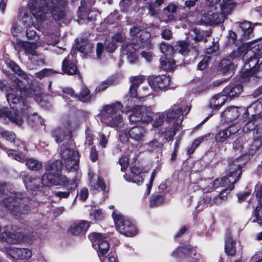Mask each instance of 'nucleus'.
<instances>
[{
	"label": "nucleus",
	"instance_id": "obj_27",
	"mask_svg": "<svg viewBox=\"0 0 262 262\" xmlns=\"http://www.w3.org/2000/svg\"><path fill=\"white\" fill-rule=\"evenodd\" d=\"M89 176L91 190L95 191L100 189L104 192L107 191V187L102 178L90 172L89 173Z\"/></svg>",
	"mask_w": 262,
	"mask_h": 262
},
{
	"label": "nucleus",
	"instance_id": "obj_58",
	"mask_svg": "<svg viewBox=\"0 0 262 262\" xmlns=\"http://www.w3.org/2000/svg\"><path fill=\"white\" fill-rule=\"evenodd\" d=\"M99 136V145L101 148H105L108 142V139L110 136V133H108V134L106 135L102 133H100Z\"/></svg>",
	"mask_w": 262,
	"mask_h": 262
},
{
	"label": "nucleus",
	"instance_id": "obj_26",
	"mask_svg": "<svg viewBox=\"0 0 262 262\" xmlns=\"http://www.w3.org/2000/svg\"><path fill=\"white\" fill-rule=\"evenodd\" d=\"M195 251L193 247L190 244H183L179 246L171 253V256L177 259L185 257L187 256L193 254Z\"/></svg>",
	"mask_w": 262,
	"mask_h": 262
},
{
	"label": "nucleus",
	"instance_id": "obj_10",
	"mask_svg": "<svg viewBox=\"0 0 262 262\" xmlns=\"http://www.w3.org/2000/svg\"><path fill=\"white\" fill-rule=\"evenodd\" d=\"M33 16L37 21L36 23H33L32 19L25 9H21L19 11V17L21 18L20 22L27 29L26 35L29 39L33 38L36 35V32L33 29L32 26H33V28L38 30H41V31L44 30L45 31L46 29H48V20L51 16L48 17L41 20V19H37L33 15Z\"/></svg>",
	"mask_w": 262,
	"mask_h": 262
},
{
	"label": "nucleus",
	"instance_id": "obj_60",
	"mask_svg": "<svg viewBox=\"0 0 262 262\" xmlns=\"http://www.w3.org/2000/svg\"><path fill=\"white\" fill-rule=\"evenodd\" d=\"M156 174H157V171H156V169H154L150 175L149 183L146 185L147 187H146V191L145 192V195H148L149 194L152 186V183H153V182L155 178V176H156Z\"/></svg>",
	"mask_w": 262,
	"mask_h": 262
},
{
	"label": "nucleus",
	"instance_id": "obj_55",
	"mask_svg": "<svg viewBox=\"0 0 262 262\" xmlns=\"http://www.w3.org/2000/svg\"><path fill=\"white\" fill-rule=\"evenodd\" d=\"M28 120L31 123H34L36 125H43L44 124V121L42 118L40 117L37 114H33L28 117Z\"/></svg>",
	"mask_w": 262,
	"mask_h": 262
},
{
	"label": "nucleus",
	"instance_id": "obj_17",
	"mask_svg": "<svg viewBox=\"0 0 262 262\" xmlns=\"http://www.w3.org/2000/svg\"><path fill=\"white\" fill-rule=\"evenodd\" d=\"M147 132L146 128L141 126H135L120 134V139L122 142H126L128 140L127 135H128L129 137L135 142L142 143L145 140Z\"/></svg>",
	"mask_w": 262,
	"mask_h": 262
},
{
	"label": "nucleus",
	"instance_id": "obj_38",
	"mask_svg": "<svg viewBox=\"0 0 262 262\" xmlns=\"http://www.w3.org/2000/svg\"><path fill=\"white\" fill-rule=\"evenodd\" d=\"M221 10V12L208 14L210 23L213 24L221 23L225 19V15L224 14V7Z\"/></svg>",
	"mask_w": 262,
	"mask_h": 262
},
{
	"label": "nucleus",
	"instance_id": "obj_14",
	"mask_svg": "<svg viewBox=\"0 0 262 262\" xmlns=\"http://www.w3.org/2000/svg\"><path fill=\"white\" fill-rule=\"evenodd\" d=\"M239 53V56H242L244 61V69L242 71V76L244 77V73L246 72L248 75H249V80L254 79L255 76L257 75H259L260 73H262V61L261 63L257 66L258 60L257 57H252L250 56H246L245 53Z\"/></svg>",
	"mask_w": 262,
	"mask_h": 262
},
{
	"label": "nucleus",
	"instance_id": "obj_9",
	"mask_svg": "<svg viewBox=\"0 0 262 262\" xmlns=\"http://www.w3.org/2000/svg\"><path fill=\"white\" fill-rule=\"evenodd\" d=\"M89 238L92 243L93 248L97 250L101 262H117L114 256H105L110 249V245L102 234L93 232L89 235Z\"/></svg>",
	"mask_w": 262,
	"mask_h": 262
},
{
	"label": "nucleus",
	"instance_id": "obj_12",
	"mask_svg": "<svg viewBox=\"0 0 262 262\" xmlns=\"http://www.w3.org/2000/svg\"><path fill=\"white\" fill-rule=\"evenodd\" d=\"M73 143H63L60 148V154L62 160L70 171L78 169L79 160V152L72 147Z\"/></svg>",
	"mask_w": 262,
	"mask_h": 262
},
{
	"label": "nucleus",
	"instance_id": "obj_18",
	"mask_svg": "<svg viewBox=\"0 0 262 262\" xmlns=\"http://www.w3.org/2000/svg\"><path fill=\"white\" fill-rule=\"evenodd\" d=\"M184 106L178 105H174L172 107L168 110L166 113V121L168 122H173V125L175 128H180L184 116L183 115Z\"/></svg>",
	"mask_w": 262,
	"mask_h": 262
},
{
	"label": "nucleus",
	"instance_id": "obj_51",
	"mask_svg": "<svg viewBox=\"0 0 262 262\" xmlns=\"http://www.w3.org/2000/svg\"><path fill=\"white\" fill-rule=\"evenodd\" d=\"M164 202V199L162 195L153 196L150 199L149 206L156 207L162 205Z\"/></svg>",
	"mask_w": 262,
	"mask_h": 262
},
{
	"label": "nucleus",
	"instance_id": "obj_35",
	"mask_svg": "<svg viewBox=\"0 0 262 262\" xmlns=\"http://www.w3.org/2000/svg\"><path fill=\"white\" fill-rule=\"evenodd\" d=\"M140 112H141V122L148 123L153 120L154 114L150 106L141 105Z\"/></svg>",
	"mask_w": 262,
	"mask_h": 262
},
{
	"label": "nucleus",
	"instance_id": "obj_61",
	"mask_svg": "<svg viewBox=\"0 0 262 262\" xmlns=\"http://www.w3.org/2000/svg\"><path fill=\"white\" fill-rule=\"evenodd\" d=\"M211 137V134L208 133L203 136H201L193 141L192 146L196 148L203 141L207 140Z\"/></svg>",
	"mask_w": 262,
	"mask_h": 262
},
{
	"label": "nucleus",
	"instance_id": "obj_39",
	"mask_svg": "<svg viewBox=\"0 0 262 262\" xmlns=\"http://www.w3.org/2000/svg\"><path fill=\"white\" fill-rule=\"evenodd\" d=\"M235 244L233 239L230 235H228L226 238L225 246V252L227 255L231 256L235 255L236 253Z\"/></svg>",
	"mask_w": 262,
	"mask_h": 262
},
{
	"label": "nucleus",
	"instance_id": "obj_15",
	"mask_svg": "<svg viewBox=\"0 0 262 262\" xmlns=\"http://www.w3.org/2000/svg\"><path fill=\"white\" fill-rule=\"evenodd\" d=\"M72 127L70 122L64 123L62 126L56 127L51 131V136L58 143H73L72 137Z\"/></svg>",
	"mask_w": 262,
	"mask_h": 262
},
{
	"label": "nucleus",
	"instance_id": "obj_40",
	"mask_svg": "<svg viewBox=\"0 0 262 262\" xmlns=\"http://www.w3.org/2000/svg\"><path fill=\"white\" fill-rule=\"evenodd\" d=\"M219 69L224 74L229 73L230 75L233 74V65L229 59H224L221 60L219 64Z\"/></svg>",
	"mask_w": 262,
	"mask_h": 262
},
{
	"label": "nucleus",
	"instance_id": "obj_11",
	"mask_svg": "<svg viewBox=\"0 0 262 262\" xmlns=\"http://www.w3.org/2000/svg\"><path fill=\"white\" fill-rule=\"evenodd\" d=\"M161 52L164 54L165 56H168L172 55L173 51L174 57H176L177 53H179L183 55H192L195 58L199 54L198 49L195 46H191L188 45L185 41H180L178 44L175 45L174 47L172 46L162 42L160 47Z\"/></svg>",
	"mask_w": 262,
	"mask_h": 262
},
{
	"label": "nucleus",
	"instance_id": "obj_33",
	"mask_svg": "<svg viewBox=\"0 0 262 262\" xmlns=\"http://www.w3.org/2000/svg\"><path fill=\"white\" fill-rule=\"evenodd\" d=\"M137 89V88L130 85L129 92L130 99H128L126 102H124L123 106H125V104H126L127 103L133 104H135L136 100L134 99H137L138 97L144 98L149 95V93H147L145 92L147 90V88H143V93H141L140 91L138 93Z\"/></svg>",
	"mask_w": 262,
	"mask_h": 262
},
{
	"label": "nucleus",
	"instance_id": "obj_6",
	"mask_svg": "<svg viewBox=\"0 0 262 262\" xmlns=\"http://www.w3.org/2000/svg\"><path fill=\"white\" fill-rule=\"evenodd\" d=\"M62 166V162L60 160L48 162L45 167L46 172L41 178V184L48 187L65 185L69 189H75L77 185V180L67 181L66 176L60 174Z\"/></svg>",
	"mask_w": 262,
	"mask_h": 262
},
{
	"label": "nucleus",
	"instance_id": "obj_59",
	"mask_svg": "<svg viewBox=\"0 0 262 262\" xmlns=\"http://www.w3.org/2000/svg\"><path fill=\"white\" fill-rule=\"evenodd\" d=\"M242 127V125L238 123L232 124L226 128L231 137L233 135L236 134Z\"/></svg>",
	"mask_w": 262,
	"mask_h": 262
},
{
	"label": "nucleus",
	"instance_id": "obj_64",
	"mask_svg": "<svg viewBox=\"0 0 262 262\" xmlns=\"http://www.w3.org/2000/svg\"><path fill=\"white\" fill-rule=\"evenodd\" d=\"M91 219L96 221H99L102 219L103 215L101 210H95L90 214Z\"/></svg>",
	"mask_w": 262,
	"mask_h": 262
},
{
	"label": "nucleus",
	"instance_id": "obj_52",
	"mask_svg": "<svg viewBox=\"0 0 262 262\" xmlns=\"http://www.w3.org/2000/svg\"><path fill=\"white\" fill-rule=\"evenodd\" d=\"M255 190L256 192V197L258 200V204L255 207V209L253 210V212H254L257 207L262 206V182L259 183L257 184L255 187ZM253 213H252V214ZM253 216L252 215L251 217Z\"/></svg>",
	"mask_w": 262,
	"mask_h": 262
},
{
	"label": "nucleus",
	"instance_id": "obj_34",
	"mask_svg": "<svg viewBox=\"0 0 262 262\" xmlns=\"http://www.w3.org/2000/svg\"><path fill=\"white\" fill-rule=\"evenodd\" d=\"M227 99V96L224 93L219 94L211 98L209 103V106L212 110H218L225 103Z\"/></svg>",
	"mask_w": 262,
	"mask_h": 262
},
{
	"label": "nucleus",
	"instance_id": "obj_3",
	"mask_svg": "<svg viewBox=\"0 0 262 262\" xmlns=\"http://www.w3.org/2000/svg\"><path fill=\"white\" fill-rule=\"evenodd\" d=\"M0 204L5 206L18 220L27 214L31 203L25 194L11 191V187L0 184Z\"/></svg>",
	"mask_w": 262,
	"mask_h": 262
},
{
	"label": "nucleus",
	"instance_id": "obj_28",
	"mask_svg": "<svg viewBox=\"0 0 262 262\" xmlns=\"http://www.w3.org/2000/svg\"><path fill=\"white\" fill-rule=\"evenodd\" d=\"M236 25L239 26L237 31L238 34L243 38L248 39L251 35L253 29L255 24H252L251 22L245 21L243 23H236Z\"/></svg>",
	"mask_w": 262,
	"mask_h": 262
},
{
	"label": "nucleus",
	"instance_id": "obj_42",
	"mask_svg": "<svg viewBox=\"0 0 262 262\" xmlns=\"http://www.w3.org/2000/svg\"><path fill=\"white\" fill-rule=\"evenodd\" d=\"M180 128L176 129L175 126L173 125L172 127L164 128L161 130V134L166 141L172 140L176 135V131L178 130Z\"/></svg>",
	"mask_w": 262,
	"mask_h": 262
},
{
	"label": "nucleus",
	"instance_id": "obj_43",
	"mask_svg": "<svg viewBox=\"0 0 262 262\" xmlns=\"http://www.w3.org/2000/svg\"><path fill=\"white\" fill-rule=\"evenodd\" d=\"M26 166L32 170H39L42 166V163L36 159L30 158L26 160Z\"/></svg>",
	"mask_w": 262,
	"mask_h": 262
},
{
	"label": "nucleus",
	"instance_id": "obj_48",
	"mask_svg": "<svg viewBox=\"0 0 262 262\" xmlns=\"http://www.w3.org/2000/svg\"><path fill=\"white\" fill-rule=\"evenodd\" d=\"M1 136L4 140L10 142H13L14 143H15L16 140H18L15 138V134L13 132L9 130H3L1 132Z\"/></svg>",
	"mask_w": 262,
	"mask_h": 262
},
{
	"label": "nucleus",
	"instance_id": "obj_19",
	"mask_svg": "<svg viewBox=\"0 0 262 262\" xmlns=\"http://www.w3.org/2000/svg\"><path fill=\"white\" fill-rule=\"evenodd\" d=\"M2 251L6 253L14 259H28L32 256V253L31 250L27 248H19L11 247L0 248Z\"/></svg>",
	"mask_w": 262,
	"mask_h": 262
},
{
	"label": "nucleus",
	"instance_id": "obj_22",
	"mask_svg": "<svg viewBox=\"0 0 262 262\" xmlns=\"http://www.w3.org/2000/svg\"><path fill=\"white\" fill-rule=\"evenodd\" d=\"M23 237V235L20 232L14 233L9 229H6L0 234V242L15 244L19 243Z\"/></svg>",
	"mask_w": 262,
	"mask_h": 262
},
{
	"label": "nucleus",
	"instance_id": "obj_21",
	"mask_svg": "<svg viewBox=\"0 0 262 262\" xmlns=\"http://www.w3.org/2000/svg\"><path fill=\"white\" fill-rule=\"evenodd\" d=\"M238 52L246 54V56L257 57L262 54V44L251 41L243 43L238 49Z\"/></svg>",
	"mask_w": 262,
	"mask_h": 262
},
{
	"label": "nucleus",
	"instance_id": "obj_2",
	"mask_svg": "<svg viewBox=\"0 0 262 262\" xmlns=\"http://www.w3.org/2000/svg\"><path fill=\"white\" fill-rule=\"evenodd\" d=\"M127 103L123 106L121 102L116 101L110 104L105 105L101 111L102 121L107 126L114 127L119 125L123 121V117L121 113H128L129 120L132 123L141 122V105Z\"/></svg>",
	"mask_w": 262,
	"mask_h": 262
},
{
	"label": "nucleus",
	"instance_id": "obj_46",
	"mask_svg": "<svg viewBox=\"0 0 262 262\" xmlns=\"http://www.w3.org/2000/svg\"><path fill=\"white\" fill-rule=\"evenodd\" d=\"M250 220L252 222H257L260 225H262V206L256 208Z\"/></svg>",
	"mask_w": 262,
	"mask_h": 262
},
{
	"label": "nucleus",
	"instance_id": "obj_54",
	"mask_svg": "<svg viewBox=\"0 0 262 262\" xmlns=\"http://www.w3.org/2000/svg\"><path fill=\"white\" fill-rule=\"evenodd\" d=\"M224 0H206V4L209 7H214L215 9H222L224 7Z\"/></svg>",
	"mask_w": 262,
	"mask_h": 262
},
{
	"label": "nucleus",
	"instance_id": "obj_62",
	"mask_svg": "<svg viewBox=\"0 0 262 262\" xmlns=\"http://www.w3.org/2000/svg\"><path fill=\"white\" fill-rule=\"evenodd\" d=\"M164 115L163 114H159L158 117L156 118L155 121L152 124L153 127H158L162 125L164 122Z\"/></svg>",
	"mask_w": 262,
	"mask_h": 262
},
{
	"label": "nucleus",
	"instance_id": "obj_7",
	"mask_svg": "<svg viewBox=\"0 0 262 262\" xmlns=\"http://www.w3.org/2000/svg\"><path fill=\"white\" fill-rule=\"evenodd\" d=\"M131 43H124L121 49L122 57H126L130 63L137 62L136 51L147 43L149 34L140 27L134 26L130 29Z\"/></svg>",
	"mask_w": 262,
	"mask_h": 262
},
{
	"label": "nucleus",
	"instance_id": "obj_56",
	"mask_svg": "<svg viewBox=\"0 0 262 262\" xmlns=\"http://www.w3.org/2000/svg\"><path fill=\"white\" fill-rule=\"evenodd\" d=\"M190 37L195 41H199L204 39V33L201 30L195 29L191 32Z\"/></svg>",
	"mask_w": 262,
	"mask_h": 262
},
{
	"label": "nucleus",
	"instance_id": "obj_25",
	"mask_svg": "<svg viewBox=\"0 0 262 262\" xmlns=\"http://www.w3.org/2000/svg\"><path fill=\"white\" fill-rule=\"evenodd\" d=\"M241 114V108L235 106H230L222 113L221 117L225 122H230L237 118Z\"/></svg>",
	"mask_w": 262,
	"mask_h": 262
},
{
	"label": "nucleus",
	"instance_id": "obj_49",
	"mask_svg": "<svg viewBox=\"0 0 262 262\" xmlns=\"http://www.w3.org/2000/svg\"><path fill=\"white\" fill-rule=\"evenodd\" d=\"M114 84H115V81L113 78L108 79L98 85L95 89V91L96 93H99L105 90L109 85H113Z\"/></svg>",
	"mask_w": 262,
	"mask_h": 262
},
{
	"label": "nucleus",
	"instance_id": "obj_4",
	"mask_svg": "<svg viewBox=\"0 0 262 262\" xmlns=\"http://www.w3.org/2000/svg\"><path fill=\"white\" fill-rule=\"evenodd\" d=\"M66 0H47L45 3L38 4V1L29 4L30 11L38 20L53 16L56 21L64 18V7Z\"/></svg>",
	"mask_w": 262,
	"mask_h": 262
},
{
	"label": "nucleus",
	"instance_id": "obj_47",
	"mask_svg": "<svg viewBox=\"0 0 262 262\" xmlns=\"http://www.w3.org/2000/svg\"><path fill=\"white\" fill-rule=\"evenodd\" d=\"M178 9V6L174 3H170L164 9V12L165 14L169 13L168 15V20H171L174 19L173 14L176 12Z\"/></svg>",
	"mask_w": 262,
	"mask_h": 262
},
{
	"label": "nucleus",
	"instance_id": "obj_8",
	"mask_svg": "<svg viewBox=\"0 0 262 262\" xmlns=\"http://www.w3.org/2000/svg\"><path fill=\"white\" fill-rule=\"evenodd\" d=\"M247 143L248 144L247 148L246 149L245 155L239 156L238 157L230 161L231 174L235 173L236 177L231 176L232 180L235 181L236 178L241 177L242 173V168L246 165L250 159V156L254 155L256 152L262 151V141L254 136L253 140H251L248 137Z\"/></svg>",
	"mask_w": 262,
	"mask_h": 262
},
{
	"label": "nucleus",
	"instance_id": "obj_31",
	"mask_svg": "<svg viewBox=\"0 0 262 262\" xmlns=\"http://www.w3.org/2000/svg\"><path fill=\"white\" fill-rule=\"evenodd\" d=\"M248 135L244 134L239 137L233 142V149L235 152L241 153V156L245 155L246 149L247 148L248 144L247 143Z\"/></svg>",
	"mask_w": 262,
	"mask_h": 262
},
{
	"label": "nucleus",
	"instance_id": "obj_30",
	"mask_svg": "<svg viewBox=\"0 0 262 262\" xmlns=\"http://www.w3.org/2000/svg\"><path fill=\"white\" fill-rule=\"evenodd\" d=\"M131 176H124V178L126 181L133 182L140 185L143 184L144 178L142 174V170L137 166H133L131 169Z\"/></svg>",
	"mask_w": 262,
	"mask_h": 262
},
{
	"label": "nucleus",
	"instance_id": "obj_1",
	"mask_svg": "<svg viewBox=\"0 0 262 262\" xmlns=\"http://www.w3.org/2000/svg\"><path fill=\"white\" fill-rule=\"evenodd\" d=\"M23 82L18 79H15L11 83L8 93L6 95L7 100L11 108H13V105L19 104L23 107L18 109L17 107L15 110L11 111L8 107L0 105V119L9 120L17 125H21L23 123L24 118L28 114V106L20 102V98L23 91Z\"/></svg>",
	"mask_w": 262,
	"mask_h": 262
},
{
	"label": "nucleus",
	"instance_id": "obj_53",
	"mask_svg": "<svg viewBox=\"0 0 262 262\" xmlns=\"http://www.w3.org/2000/svg\"><path fill=\"white\" fill-rule=\"evenodd\" d=\"M57 72L51 69H44L39 72L36 73L35 76L41 79L44 77L52 75Z\"/></svg>",
	"mask_w": 262,
	"mask_h": 262
},
{
	"label": "nucleus",
	"instance_id": "obj_63",
	"mask_svg": "<svg viewBox=\"0 0 262 262\" xmlns=\"http://www.w3.org/2000/svg\"><path fill=\"white\" fill-rule=\"evenodd\" d=\"M20 20H20L19 24L18 23L14 24L11 28V32L13 36H17L18 34L23 31V29L20 26V25L23 24L20 22Z\"/></svg>",
	"mask_w": 262,
	"mask_h": 262
},
{
	"label": "nucleus",
	"instance_id": "obj_45",
	"mask_svg": "<svg viewBox=\"0 0 262 262\" xmlns=\"http://www.w3.org/2000/svg\"><path fill=\"white\" fill-rule=\"evenodd\" d=\"M77 98L82 102H88L91 100L92 96L90 95L89 90L87 88L83 86L81 88L79 95L78 96H77Z\"/></svg>",
	"mask_w": 262,
	"mask_h": 262
},
{
	"label": "nucleus",
	"instance_id": "obj_5",
	"mask_svg": "<svg viewBox=\"0 0 262 262\" xmlns=\"http://www.w3.org/2000/svg\"><path fill=\"white\" fill-rule=\"evenodd\" d=\"M230 173V166H229V169L226 176L222 178H217L214 181L211 179L201 181L200 186L202 189V191L204 193L211 192L214 189L220 187L225 188L222 190L217 196L213 198L212 202L214 204H219L221 203L222 201L225 200L227 195L233 189L234 185L241 178V177L236 178L237 180H235V181L234 182V181L231 179V176L234 177V176L235 175L236 177V173L231 174Z\"/></svg>",
	"mask_w": 262,
	"mask_h": 262
},
{
	"label": "nucleus",
	"instance_id": "obj_29",
	"mask_svg": "<svg viewBox=\"0 0 262 262\" xmlns=\"http://www.w3.org/2000/svg\"><path fill=\"white\" fill-rule=\"evenodd\" d=\"M62 71L64 74L68 75L76 74L77 72V68L73 60V55H69L64 58L62 63Z\"/></svg>",
	"mask_w": 262,
	"mask_h": 262
},
{
	"label": "nucleus",
	"instance_id": "obj_20",
	"mask_svg": "<svg viewBox=\"0 0 262 262\" xmlns=\"http://www.w3.org/2000/svg\"><path fill=\"white\" fill-rule=\"evenodd\" d=\"M123 40V36L120 33L116 34L112 38V42L106 40L105 42L104 48L101 43H98L97 45V56L98 58H101L103 51H106L109 53L113 52L116 47L117 43L121 42Z\"/></svg>",
	"mask_w": 262,
	"mask_h": 262
},
{
	"label": "nucleus",
	"instance_id": "obj_36",
	"mask_svg": "<svg viewBox=\"0 0 262 262\" xmlns=\"http://www.w3.org/2000/svg\"><path fill=\"white\" fill-rule=\"evenodd\" d=\"M19 45L26 52V53L30 54L32 57H38L36 51V45L34 42L19 41Z\"/></svg>",
	"mask_w": 262,
	"mask_h": 262
},
{
	"label": "nucleus",
	"instance_id": "obj_16",
	"mask_svg": "<svg viewBox=\"0 0 262 262\" xmlns=\"http://www.w3.org/2000/svg\"><path fill=\"white\" fill-rule=\"evenodd\" d=\"M148 82L151 88L155 92L165 91L174 87L171 82L169 76H152L148 78Z\"/></svg>",
	"mask_w": 262,
	"mask_h": 262
},
{
	"label": "nucleus",
	"instance_id": "obj_23",
	"mask_svg": "<svg viewBox=\"0 0 262 262\" xmlns=\"http://www.w3.org/2000/svg\"><path fill=\"white\" fill-rule=\"evenodd\" d=\"M90 227L89 222L85 220L76 221L69 227V232L75 236L83 235L85 234Z\"/></svg>",
	"mask_w": 262,
	"mask_h": 262
},
{
	"label": "nucleus",
	"instance_id": "obj_32",
	"mask_svg": "<svg viewBox=\"0 0 262 262\" xmlns=\"http://www.w3.org/2000/svg\"><path fill=\"white\" fill-rule=\"evenodd\" d=\"M243 91V86L240 84H230L226 86L223 93L227 96V98L230 99L238 97Z\"/></svg>",
	"mask_w": 262,
	"mask_h": 262
},
{
	"label": "nucleus",
	"instance_id": "obj_44",
	"mask_svg": "<svg viewBox=\"0 0 262 262\" xmlns=\"http://www.w3.org/2000/svg\"><path fill=\"white\" fill-rule=\"evenodd\" d=\"M0 148L6 151L9 157L21 163H24L25 162L24 158L15 152L14 149H7L2 144H0Z\"/></svg>",
	"mask_w": 262,
	"mask_h": 262
},
{
	"label": "nucleus",
	"instance_id": "obj_41",
	"mask_svg": "<svg viewBox=\"0 0 262 262\" xmlns=\"http://www.w3.org/2000/svg\"><path fill=\"white\" fill-rule=\"evenodd\" d=\"M231 138L229 133L226 128L221 129L217 132L214 137L215 141L217 143L222 144L227 143V141Z\"/></svg>",
	"mask_w": 262,
	"mask_h": 262
},
{
	"label": "nucleus",
	"instance_id": "obj_37",
	"mask_svg": "<svg viewBox=\"0 0 262 262\" xmlns=\"http://www.w3.org/2000/svg\"><path fill=\"white\" fill-rule=\"evenodd\" d=\"M160 63L162 68L167 71L173 70L176 67L174 60L168 56L161 57Z\"/></svg>",
	"mask_w": 262,
	"mask_h": 262
},
{
	"label": "nucleus",
	"instance_id": "obj_13",
	"mask_svg": "<svg viewBox=\"0 0 262 262\" xmlns=\"http://www.w3.org/2000/svg\"><path fill=\"white\" fill-rule=\"evenodd\" d=\"M117 229L126 236H133L137 234L135 225L120 213L114 211L112 214Z\"/></svg>",
	"mask_w": 262,
	"mask_h": 262
},
{
	"label": "nucleus",
	"instance_id": "obj_24",
	"mask_svg": "<svg viewBox=\"0 0 262 262\" xmlns=\"http://www.w3.org/2000/svg\"><path fill=\"white\" fill-rule=\"evenodd\" d=\"M20 177L23 180L27 189L29 191H35V189L39 187L40 183H41V179L40 180L39 178H32L31 176H29L27 172H22L20 173Z\"/></svg>",
	"mask_w": 262,
	"mask_h": 262
},
{
	"label": "nucleus",
	"instance_id": "obj_57",
	"mask_svg": "<svg viewBox=\"0 0 262 262\" xmlns=\"http://www.w3.org/2000/svg\"><path fill=\"white\" fill-rule=\"evenodd\" d=\"M145 80V77L142 75L132 76L130 78V82L133 86L138 88V86L142 83Z\"/></svg>",
	"mask_w": 262,
	"mask_h": 262
},
{
	"label": "nucleus",
	"instance_id": "obj_50",
	"mask_svg": "<svg viewBox=\"0 0 262 262\" xmlns=\"http://www.w3.org/2000/svg\"><path fill=\"white\" fill-rule=\"evenodd\" d=\"M213 203L212 201H211V196L206 195L198 202L197 207L199 210L203 209L208 206L209 205L212 204Z\"/></svg>",
	"mask_w": 262,
	"mask_h": 262
}]
</instances>
